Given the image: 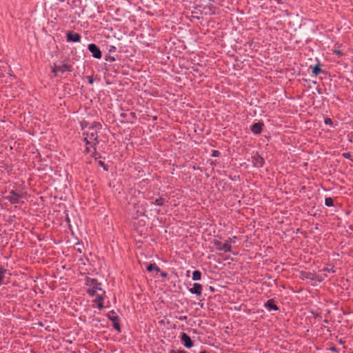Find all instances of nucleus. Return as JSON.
Wrapping results in <instances>:
<instances>
[{"instance_id":"1","label":"nucleus","mask_w":353,"mask_h":353,"mask_svg":"<svg viewBox=\"0 0 353 353\" xmlns=\"http://www.w3.org/2000/svg\"><path fill=\"white\" fill-rule=\"evenodd\" d=\"M85 285L88 294L92 297L95 296V299L92 301L93 307L99 310L103 309L105 307L103 301L107 298V296L105 291L101 287V283L99 282L96 279L86 277Z\"/></svg>"},{"instance_id":"2","label":"nucleus","mask_w":353,"mask_h":353,"mask_svg":"<svg viewBox=\"0 0 353 353\" xmlns=\"http://www.w3.org/2000/svg\"><path fill=\"white\" fill-rule=\"evenodd\" d=\"M101 128L100 123L94 122L90 126L86 132H84V141L86 145L85 150L88 152L94 154L96 150V146L99 144L98 131Z\"/></svg>"},{"instance_id":"3","label":"nucleus","mask_w":353,"mask_h":353,"mask_svg":"<svg viewBox=\"0 0 353 353\" xmlns=\"http://www.w3.org/2000/svg\"><path fill=\"white\" fill-rule=\"evenodd\" d=\"M25 194L26 193L22 191L12 190L9 192V194L5 196V199L11 204L17 205L24 203L21 199L24 197Z\"/></svg>"},{"instance_id":"4","label":"nucleus","mask_w":353,"mask_h":353,"mask_svg":"<svg viewBox=\"0 0 353 353\" xmlns=\"http://www.w3.org/2000/svg\"><path fill=\"white\" fill-rule=\"evenodd\" d=\"M121 123H134L137 120V114L134 112H121L120 113Z\"/></svg>"},{"instance_id":"5","label":"nucleus","mask_w":353,"mask_h":353,"mask_svg":"<svg viewBox=\"0 0 353 353\" xmlns=\"http://www.w3.org/2000/svg\"><path fill=\"white\" fill-rule=\"evenodd\" d=\"M214 245L216 246V250L223 251L224 252H230L232 250V246L227 243L226 240L224 242L219 240H214Z\"/></svg>"},{"instance_id":"6","label":"nucleus","mask_w":353,"mask_h":353,"mask_svg":"<svg viewBox=\"0 0 353 353\" xmlns=\"http://www.w3.org/2000/svg\"><path fill=\"white\" fill-rule=\"evenodd\" d=\"M252 162L255 168H262L264 164V159L258 153H254L252 156Z\"/></svg>"},{"instance_id":"7","label":"nucleus","mask_w":353,"mask_h":353,"mask_svg":"<svg viewBox=\"0 0 353 353\" xmlns=\"http://www.w3.org/2000/svg\"><path fill=\"white\" fill-rule=\"evenodd\" d=\"M70 66L67 64H63L61 65H54L52 68V72L56 75H59L61 74H63L65 72L70 71Z\"/></svg>"},{"instance_id":"8","label":"nucleus","mask_w":353,"mask_h":353,"mask_svg":"<svg viewBox=\"0 0 353 353\" xmlns=\"http://www.w3.org/2000/svg\"><path fill=\"white\" fill-rule=\"evenodd\" d=\"M181 341L182 344L186 348H190L193 346V342L192 341L190 336L185 332L181 334Z\"/></svg>"},{"instance_id":"9","label":"nucleus","mask_w":353,"mask_h":353,"mask_svg":"<svg viewBox=\"0 0 353 353\" xmlns=\"http://www.w3.org/2000/svg\"><path fill=\"white\" fill-rule=\"evenodd\" d=\"M88 50L92 54L94 58L100 59L101 57V52L99 48L94 43L88 45Z\"/></svg>"},{"instance_id":"10","label":"nucleus","mask_w":353,"mask_h":353,"mask_svg":"<svg viewBox=\"0 0 353 353\" xmlns=\"http://www.w3.org/2000/svg\"><path fill=\"white\" fill-rule=\"evenodd\" d=\"M264 307L268 311L279 310V307L276 305L274 300L272 299L268 300L267 302L264 303Z\"/></svg>"},{"instance_id":"11","label":"nucleus","mask_w":353,"mask_h":353,"mask_svg":"<svg viewBox=\"0 0 353 353\" xmlns=\"http://www.w3.org/2000/svg\"><path fill=\"white\" fill-rule=\"evenodd\" d=\"M264 124L263 122H257L254 123L251 127V131L254 134H259L263 127Z\"/></svg>"},{"instance_id":"12","label":"nucleus","mask_w":353,"mask_h":353,"mask_svg":"<svg viewBox=\"0 0 353 353\" xmlns=\"http://www.w3.org/2000/svg\"><path fill=\"white\" fill-rule=\"evenodd\" d=\"M189 291L194 294H196L197 296H201L202 294V285L199 283H194L193 284L192 288H191Z\"/></svg>"},{"instance_id":"13","label":"nucleus","mask_w":353,"mask_h":353,"mask_svg":"<svg viewBox=\"0 0 353 353\" xmlns=\"http://www.w3.org/2000/svg\"><path fill=\"white\" fill-rule=\"evenodd\" d=\"M81 36L78 33L69 32L67 33V40L68 41L79 42L80 41Z\"/></svg>"},{"instance_id":"14","label":"nucleus","mask_w":353,"mask_h":353,"mask_svg":"<svg viewBox=\"0 0 353 353\" xmlns=\"http://www.w3.org/2000/svg\"><path fill=\"white\" fill-rule=\"evenodd\" d=\"M310 69L312 71V74L314 76H317L318 74L323 72L322 69L321 68L320 65L319 64H316L314 66H310Z\"/></svg>"},{"instance_id":"15","label":"nucleus","mask_w":353,"mask_h":353,"mask_svg":"<svg viewBox=\"0 0 353 353\" xmlns=\"http://www.w3.org/2000/svg\"><path fill=\"white\" fill-rule=\"evenodd\" d=\"M164 199L162 197H159L154 200V201H152L151 204H154L158 206H162L164 205Z\"/></svg>"},{"instance_id":"16","label":"nucleus","mask_w":353,"mask_h":353,"mask_svg":"<svg viewBox=\"0 0 353 353\" xmlns=\"http://www.w3.org/2000/svg\"><path fill=\"white\" fill-rule=\"evenodd\" d=\"M7 270L0 265V286L3 284L4 275Z\"/></svg>"},{"instance_id":"17","label":"nucleus","mask_w":353,"mask_h":353,"mask_svg":"<svg viewBox=\"0 0 353 353\" xmlns=\"http://www.w3.org/2000/svg\"><path fill=\"white\" fill-rule=\"evenodd\" d=\"M201 278V273L199 270H194L192 273V280L199 281Z\"/></svg>"},{"instance_id":"18","label":"nucleus","mask_w":353,"mask_h":353,"mask_svg":"<svg viewBox=\"0 0 353 353\" xmlns=\"http://www.w3.org/2000/svg\"><path fill=\"white\" fill-rule=\"evenodd\" d=\"M147 270L148 272H151L152 270H156L157 272H159L160 268L159 267H157L156 263H150L149 265L147 266Z\"/></svg>"},{"instance_id":"19","label":"nucleus","mask_w":353,"mask_h":353,"mask_svg":"<svg viewBox=\"0 0 353 353\" xmlns=\"http://www.w3.org/2000/svg\"><path fill=\"white\" fill-rule=\"evenodd\" d=\"M325 205L327 207H332L334 205V201L331 197H326L325 199Z\"/></svg>"},{"instance_id":"20","label":"nucleus","mask_w":353,"mask_h":353,"mask_svg":"<svg viewBox=\"0 0 353 353\" xmlns=\"http://www.w3.org/2000/svg\"><path fill=\"white\" fill-rule=\"evenodd\" d=\"M145 92L150 94V95H152L154 97H157L159 95L157 90H145Z\"/></svg>"},{"instance_id":"21","label":"nucleus","mask_w":353,"mask_h":353,"mask_svg":"<svg viewBox=\"0 0 353 353\" xmlns=\"http://www.w3.org/2000/svg\"><path fill=\"white\" fill-rule=\"evenodd\" d=\"M237 240V237L236 236H233L232 237H230L226 240L227 243L231 245L232 243H235Z\"/></svg>"},{"instance_id":"22","label":"nucleus","mask_w":353,"mask_h":353,"mask_svg":"<svg viewBox=\"0 0 353 353\" xmlns=\"http://www.w3.org/2000/svg\"><path fill=\"white\" fill-rule=\"evenodd\" d=\"M324 123H325V124H326L327 125H330L331 127H334L333 122H332V119L330 118H326L324 120Z\"/></svg>"},{"instance_id":"23","label":"nucleus","mask_w":353,"mask_h":353,"mask_svg":"<svg viewBox=\"0 0 353 353\" xmlns=\"http://www.w3.org/2000/svg\"><path fill=\"white\" fill-rule=\"evenodd\" d=\"M108 318L112 322H116L119 321V317L117 315H108Z\"/></svg>"},{"instance_id":"24","label":"nucleus","mask_w":353,"mask_h":353,"mask_svg":"<svg viewBox=\"0 0 353 353\" xmlns=\"http://www.w3.org/2000/svg\"><path fill=\"white\" fill-rule=\"evenodd\" d=\"M343 157L345 158V159H350L351 157H352V154L350 152H344L343 153Z\"/></svg>"},{"instance_id":"25","label":"nucleus","mask_w":353,"mask_h":353,"mask_svg":"<svg viewBox=\"0 0 353 353\" xmlns=\"http://www.w3.org/2000/svg\"><path fill=\"white\" fill-rule=\"evenodd\" d=\"M113 327L119 332H120V325L118 321L113 322Z\"/></svg>"},{"instance_id":"26","label":"nucleus","mask_w":353,"mask_h":353,"mask_svg":"<svg viewBox=\"0 0 353 353\" xmlns=\"http://www.w3.org/2000/svg\"><path fill=\"white\" fill-rule=\"evenodd\" d=\"M334 53H335L336 54H337L338 56L341 57L343 54V53L342 52L341 50H339V49H334L333 50Z\"/></svg>"},{"instance_id":"27","label":"nucleus","mask_w":353,"mask_h":353,"mask_svg":"<svg viewBox=\"0 0 353 353\" xmlns=\"http://www.w3.org/2000/svg\"><path fill=\"white\" fill-rule=\"evenodd\" d=\"M219 152L218 150H213L212 151V156L214 157H217L219 156Z\"/></svg>"},{"instance_id":"28","label":"nucleus","mask_w":353,"mask_h":353,"mask_svg":"<svg viewBox=\"0 0 353 353\" xmlns=\"http://www.w3.org/2000/svg\"><path fill=\"white\" fill-rule=\"evenodd\" d=\"M324 272H335V271L334 270V269L332 268H326L323 270Z\"/></svg>"},{"instance_id":"29","label":"nucleus","mask_w":353,"mask_h":353,"mask_svg":"<svg viewBox=\"0 0 353 353\" xmlns=\"http://www.w3.org/2000/svg\"><path fill=\"white\" fill-rule=\"evenodd\" d=\"M99 164L103 168L104 170H108V168L103 162L100 161Z\"/></svg>"},{"instance_id":"30","label":"nucleus","mask_w":353,"mask_h":353,"mask_svg":"<svg viewBox=\"0 0 353 353\" xmlns=\"http://www.w3.org/2000/svg\"><path fill=\"white\" fill-rule=\"evenodd\" d=\"M330 351L334 352H339L338 349L336 347H332L330 348Z\"/></svg>"},{"instance_id":"31","label":"nucleus","mask_w":353,"mask_h":353,"mask_svg":"<svg viewBox=\"0 0 353 353\" xmlns=\"http://www.w3.org/2000/svg\"><path fill=\"white\" fill-rule=\"evenodd\" d=\"M179 319L181 321H185L187 319V316H181L179 317Z\"/></svg>"},{"instance_id":"32","label":"nucleus","mask_w":353,"mask_h":353,"mask_svg":"<svg viewBox=\"0 0 353 353\" xmlns=\"http://www.w3.org/2000/svg\"><path fill=\"white\" fill-rule=\"evenodd\" d=\"M116 50V48L114 46H111L110 49V52H114Z\"/></svg>"},{"instance_id":"33","label":"nucleus","mask_w":353,"mask_h":353,"mask_svg":"<svg viewBox=\"0 0 353 353\" xmlns=\"http://www.w3.org/2000/svg\"><path fill=\"white\" fill-rule=\"evenodd\" d=\"M167 275H168V274H167L166 272H162V273L161 274V276L162 277H166V276H167Z\"/></svg>"},{"instance_id":"34","label":"nucleus","mask_w":353,"mask_h":353,"mask_svg":"<svg viewBox=\"0 0 353 353\" xmlns=\"http://www.w3.org/2000/svg\"><path fill=\"white\" fill-rule=\"evenodd\" d=\"M177 353H187L185 350H179Z\"/></svg>"},{"instance_id":"35","label":"nucleus","mask_w":353,"mask_h":353,"mask_svg":"<svg viewBox=\"0 0 353 353\" xmlns=\"http://www.w3.org/2000/svg\"><path fill=\"white\" fill-rule=\"evenodd\" d=\"M317 90H318L319 94H323V93L322 92V90L318 89Z\"/></svg>"},{"instance_id":"36","label":"nucleus","mask_w":353,"mask_h":353,"mask_svg":"<svg viewBox=\"0 0 353 353\" xmlns=\"http://www.w3.org/2000/svg\"><path fill=\"white\" fill-rule=\"evenodd\" d=\"M170 353H177V352H176L175 350H172Z\"/></svg>"},{"instance_id":"37","label":"nucleus","mask_w":353,"mask_h":353,"mask_svg":"<svg viewBox=\"0 0 353 353\" xmlns=\"http://www.w3.org/2000/svg\"><path fill=\"white\" fill-rule=\"evenodd\" d=\"M278 3H281V0H276Z\"/></svg>"}]
</instances>
